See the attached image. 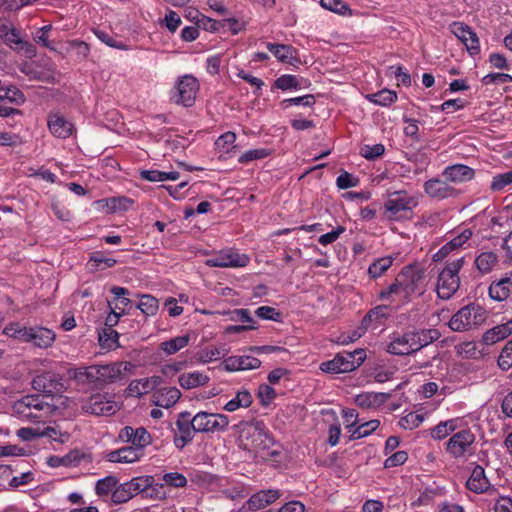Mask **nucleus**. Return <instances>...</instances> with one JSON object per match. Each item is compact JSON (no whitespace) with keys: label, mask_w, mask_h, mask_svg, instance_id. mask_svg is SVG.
I'll return each mask as SVG.
<instances>
[{"label":"nucleus","mask_w":512,"mask_h":512,"mask_svg":"<svg viewBox=\"0 0 512 512\" xmlns=\"http://www.w3.org/2000/svg\"><path fill=\"white\" fill-rule=\"evenodd\" d=\"M241 425L239 439L242 449L254 452L264 460L279 461L280 446L276 445L263 421L245 422Z\"/></svg>","instance_id":"obj_1"},{"label":"nucleus","mask_w":512,"mask_h":512,"mask_svg":"<svg viewBox=\"0 0 512 512\" xmlns=\"http://www.w3.org/2000/svg\"><path fill=\"white\" fill-rule=\"evenodd\" d=\"M486 310L478 304L471 303L459 309L450 319L449 327L456 332L474 329L486 320Z\"/></svg>","instance_id":"obj_2"},{"label":"nucleus","mask_w":512,"mask_h":512,"mask_svg":"<svg viewBox=\"0 0 512 512\" xmlns=\"http://www.w3.org/2000/svg\"><path fill=\"white\" fill-rule=\"evenodd\" d=\"M52 407L53 405L44 401V396L40 394L26 395L14 405L17 414L33 422L42 421L51 413Z\"/></svg>","instance_id":"obj_3"},{"label":"nucleus","mask_w":512,"mask_h":512,"mask_svg":"<svg viewBox=\"0 0 512 512\" xmlns=\"http://www.w3.org/2000/svg\"><path fill=\"white\" fill-rule=\"evenodd\" d=\"M366 359L364 349L338 353L332 360L321 363L320 369L327 373H347L357 369Z\"/></svg>","instance_id":"obj_4"},{"label":"nucleus","mask_w":512,"mask_h":512,"mask_svg":"<svg viewBox=\"0 0 512 512\" xmlns=\"http://www.w3.org/2000/svg\"><path fill=\"white\" fill-rule=\"evenodd\" d=\"M153 482L154 476L152 475L134 477L118 485L112 493L111 501L118 505L128 502L138 494H142L144 497V493L152 486Z\"/></svg>","instance_id":"obj_5"},{"label":"nucleus","mask_w":512,"mask_h":512,"mask_svg":"<svg viewBox=\"0 0 512 512\" xmlns=\"http://www.w3.org/2000/svg\"><path fill=\"white\" fill-rule=\"evenodd\" d=\"M421 339L422 334L420 330L408 331L404 334H393L392 340L386 347V351L397 356L414 354L426 346Z\"/></svg>","instance_id":"obj_6"},{"label":"nucleus","mask_w":512,"mask_h":512,"mask_svg":"<svg viewBox=\"0 0 512 512\" xmlns=\"http://www.w3.org/2000/svg\"><path fill=\"white\" fill-rule=\"evenodd\" d=\"M192 426L196 427L197 433H219L225 432L229 425V418L225 414L209 413L200 411L193 416Z\"/></svg>","instance_id":"obj_7"},{"label":"nucleus","mask_w":512,"mask_h":512,"mask_svg":"<svg viewBox=\"0 0 512 512\" xmlns=\"http://www.w3.org/2000/svg\"><path fill=\"white\" fill-rule=\"evenodd\" d=\"M416 206L415 200L408 196L405 191L395 192L391 198L385 202V211L390 220H402L412 214V209Z\"/></svg>","instance_id":"obj_8"},{"label":"nucleus","mask_w":512,"mask_h":512,"mask_svg":"<svg viewBox=\"0 0 512 512\" xmlns=\"http://www.w3.org/2000/svg\"><path fill=\"white\" fill-rule=\"evenodd\" d=\"M198 90V80L192 75H184L177 81L175 86V93L173 95L175 103L185 107L193 106Z\"/></svg>","instance_id":"obj_9"},{"label":"nucleus","mask_w":512,"mask_h":512,"mask_svg":"<svg viewBox=\"0 0 512 512\" xmlns=\"http://www.w3.org/2000/svg\"><path fill=\"white\" fill-rule=\"evenodd\" d=\"M32 387L34 390L42 392L44 398H52L54 395L62 393L65 389L62 378L51 372L36 376L32 381Z\"/></svg>","instance_id":"obj_10"},{"label":"nucleus","mask_w":512,"mask_h":512,"mask_svg":"<svg viewBox=\"0 0 512 512\" xmlns=\"http://www.w3.org/2000/svg\"><path fill=\"white\" fill-rule=\"evenodd\" d=\"M475 442V435L464 429L453 434L446 443V451L454 458L463 457Z\"/></svg>","instance_id":"obj_11"},{"label":"nucleus","mask_w":512,"mask_h":512,"mask_svg":"<svg viewBox=\"0 0 512 512\" xmlns=\"http://www.w3.org/2000/svg\"><path fill=\"white\" fill-rule=\"evenodd\" d=\"M84 409L86 412L97 416H110L115 414L120 409V406L117 402L108 398L107 395L97 393L88 399Z\"/></svg>","instance_id":"obj_12"},{"label":"nucleus","mask_w":512,"mask_h":512,"mask_svg":"<svg viewBox=\"0 0 512 512\" xmlns=\"http://www.w3.org/2000/svg\"><path fill=\"white\" fill-rule=\"evenodd\" d=\"M402 282V292L405 299H409L414 293H423L419 285L423 281L424 274L412 266H405L399 273Z\"/></svg>","instance_id":"obj_13"},{"label":"nucleus","mask_w":512,"mask_h":512,"mask_svg":"<svg viewBox=\"0 0 512 512\" xmlns=\"http://www.w3.org/2000/svg\"><path fill=\"white\" fill-rule=\"evenodd\" d=\"M466 487L474 493H487L489 496L496 495L498 490L490 484L484 468L480 465H475L473 468L470 477L466 481Z\"/></svg>","instance_id":"obj_14"},{"label":"nucleus","mask_w":512,"mask_h":512,"mask_svg":"<svg viewBox=\"0 0 512 512\" xmlns=\"http://www.w3.org/2000/svg\"><path fill=\"white\" fill-rule=\"evenodd\" d=\"M449 181L440 178H431L424 185V192L431 198L444 200L450 197L458 196L459 192L453 186L448 184Z\"/></svg>","instance_id":"obj_15"},{"label":"nucleus","mask_w":512,"mask_h":512,"mask_svg":"<svg viewBox=\"0 0 512 512\" xmlns=\"http://www.w3.org/2000/svg\"><path fill=\"white\" fill-rule=\"evenodd\" d=\"M23 331L22 336H26L25 342H32L39 348H47L55 340V333L44 327H28V330Z\"/></svg>","instance_id":"obj_16"},{"label":"nucleus","mask_w":512,"mask_h":512,"mask_svg":"<svg viewBox=\"0 0 512 512\" xmlns=\"http://www.w3.org/2000/svg\"><path fill=\"white\" fill-rule=\"evenodd\" d=\"M460 278L458 275H451L441 271L437 281L438 297L444 300L450 299L459 289Z\"/></svg>","instance_id":"obj_17"},{"label":"nucleus","mask_w":512,"mask_h":512,"mask_svg":"<svg viewBox=\"0 0 512 512\" xmlns=\"http://www.w3.org/2000/svg\"><path fill=\"white\" fill-rule=\"evenodd\" d=\"M280 497L278 490H262L253 494L243 506L247 511H257L272 504Z\"/></svg>","instance_id":"obj_18"},{"label":"nucleus","mask_w":512,"mask_h":512,"mask_svg":"<svg viewBox=\"0 0 512 512\" xmlns=\"http://www.w3.org/2000/svg\"><path fill=\"white\" fill-rule=\"evenodd\" d=\"M442 176L446 181L460 184L472 180L475 176V170L464 164H453L443 170Z\"/></svg>","instance_id":"obj_19"},{"label":"nucleus","mask_w":512,"mask_h":512,"mask_svg":"<svg viewBox=\"0 0 512 512\" xmlns=\"http://www.w3.org/2000/svg\"><path fill=\"white\" fill-rule=\"evenodd\" d=\"M163 383L160 376H152L150 378L136 379L130 382L126 391L129 396L141 397L143 394L152 390H157L156 387Z\"/></svg>","instance_id":"obj_20"},{"label":"nucleus","mask_w":512,"mask_h":512,"mask_svg":"<svg viewBox=\"0 0 512 512\" xmlns=\"http://www.w3.org/2000/svg\"><path fill=\"white\" fill-rule=\"evenodd\" d=\"M249 258L238 253H221L209 260L207 264L211 267H244L248 264Z\"/></svg>","instance_id":"obj_21"},{"label":"nucleus","mask_w":512,"mask_h":512,"mask_svg":"<svg viewBox=\"0 0 512 512\" xmlns=\"http://www.w3.org/2000/svg\"><path fill=\"white\" fill-rule=\"evenodd\" d=\"M181 397V392L176 387H164L154 391L152 403L158 407H173Z\"/></svg>","instance_id":"obj_22"},{"label":"nucleus","mask_w":512,"mask_h":512,"mask_svg":"<svg viewBox=\"0 0 512 512\" xmlns=\"http://www.w3.org/2000/svg\"><path fill=\"white\" fill-rule=\"evenodd\" d=\"M512 290V272L507 273L505 277L493 281L489 286V296L495 301L506 300Z\"/></svg>","instance_id":"obj_23"},{"label":"nucleus","mask_w":512,"mask_h":512,"mask_svg":"<svg viewBox=\"0 0 512 512\" xmlns=\"http://www.w3.org/2000/svg\"><path fill=\"white\" fill-rule=\"evenodd\" d=\"M48 128L54 136L62 139L70 137L73 132V124L60 114L49 115Z\"/></svg>","instance_id":"obj_24"},{"label":"nucleus","mask_w":512,"mask_h":512,"mask_svg":"<svg viewBox=\"0 0 512 512\" xmlns=\"http://www.w3.org/2000/svg\"><path fill=\"white\" fill-rule=\"evenodd\" d=\"M143 455V452L130 445L109 452L106 459L112 463H134L140 460Z\"/></svg>","instance_id":"obj_25"},{"label":"nucleus","mask_w":512,"mask_h":512,"mask_svg":"<svg viewBox=\"0 0 512 512\" xmlns=\"http://www.w3.org/2000/svg\"><path fill=\"white\" fill-rule=\"evenodd\" d=\"M192 422H194V418H191V413L188 411L181 412L178 415V419L176 421V427L182 436V444L181 447H185L188 443H190L194 438V433L196 432V427L192 426Z\"/></svg>","instance_id":"obj_26"},{"label":"nucleus","mask_w":512,"mask_h":512,"mask_svg":"<svg viewBox=\"0 0 512 512\" xmlns=\"http://www.w3.org/2000/svg\"><path fill=\"white\" fill-rule=\"evenodd\" d=\"M128 362H116L107 365H100L101 387L107 383H113L119 379L124 371L130 369Z\"/></svg>","instance_id":"obj_27"},{"label":"nucleus","mask_w":512,"mask_h":512,"mask_svg":"<svg viewBox=\"0 0 512 512\" xmlns=\"http://www.w3.org/2000/svg\"><path fill=\"white\" fill-rule=\"evenodd\" d=\"M472 236V231L470 229H464L459 235L451 239L444 246H442L434 255V261H440L444 259L448 254H450L453 250L460 248L464 243H466Z\"/></svg>","instance_id":"obj_28"},{"label":"nucleus","mask_w":512,"mask_h":512,"mask_svg":"<svg viewBox=\"0 0 512 512\" xmlns=\"http://www.w3.org/2000/svg\"><path fill=\"white\" fill-rule=\"evenodd\" d=\"M266 47L280 62L291 65L300 63L294 56L297 51L291 45L267 43Z\"/></svg>","instance_id":"obj_29"},{"label":"nucleus","mask_w":512,"mask_h":512,"mask_svg":"<svg viewBox=\"0 0 512 512\" xmlns=\"http://www.w3.org/2000/svg\"><path fill=\"white\" fill-rule=\"evenodd\" d=\"M389 397L388 393L364 392L356 396L355 403L361 408H376L383 405Z\"/></svg>","instance_id":"obj_30"},{"label":"nucleus","mask_w":512,"mask_h":512,"mask_svg":"<svg viewBox=\"0 0 512 512\" xmlns=\"http://www.w3.org/2000/svg\"><path fill=\"white\" fill-rule=\"evenodd\" d=\"M512 333V318L507 322L497 325L483 334V342L492 345L500 340L505 339Z\"/></svg>","instance_id":"obj_31"},{"label":"nucleus","mask_w":512,"mask_h":512,"mask_svg":"<svg viewBox=\"0 0 512 512\" xmlns=\"http://www.w3.org/2000/svg\"><path fill=\"white\" fill-rule=\"evenodd\" d=\"M209 380L210 378L206 374L198 371L181 374L178 378V382L183 389H193L204 386Z\"/></svg>","instance_id":"obj_32"},{"label":"nucleus","mask_w":512,"mask_h":512,"mask_svg":"<svg viewBox=\"0 0 512 512\" xmlns=\"http://www.w3.org/2000/svg\"><path fill=\"white\" fill-rule=\"evenodd\" d=\"M189 341V335L177 336L167 341L161 342L159 347L163 352L166 353V355H173L186 347L189 344Z\"/></svg>","instance_id":"obj_33"},{"label":"nucleus","mask_w":512,"mask_h":512,"mask_svg":"<svg viewBox=\"0 0 512 512\" xmlns=\"http://www.w3.org/2000/svg\"><path fill=\"white\" fill-rule=\"evenodd\" d=\"M26 101L23 92L14 85H7L0 93V102L21 105Z\"/></svg>","instance_id":"obj_34"},{"label":"nucleus","mask_w":512,"mask_h":512,"mask_svg":"<svg viewBox=\"0 0 512 512\" xmlns=\"http://www.w3.org/2000/svg\"><path fill=\"white\" fill-rule=\"evenodd\" d=\"M457 429V419H450L441 421L435 427L431 429V436L436 440L446 438L448 435L453 433Z\"/></svg>","instance_id":"obj_35"},{"label":"nucleus","mask_w":512,"mask_h":512,"mask_svg":"<svg viewBox=\"0 0 512 512\" xmlns=\"http://www.w3.org/2000/svg\"><path fill=\"white\" fill-rule=\"evenodd\" d=\"M366 99L380 106H388L397 100V94L392 90L382 89L376 93L367 94Z\"/></svg>","instance_id":"obj_36"},{"label":"nucleus","mask_w":512,"mask_h":512,"mask_svg":"<svg viewBox=\"0 0 512 512\" xmlns=\"http://www.w3.org/2000/svg\"><path fill=\"white\" fill-rule=\"evenodd\" d=\"M252 404V395L248 390L239 391L236 396L226 403L224 409L233 412L240 407H249Z\"/></svg>","instance_id":"obj_37"},{"label":"nucleus","mask_w":512,"mask_h":512,"mask_svg":"<svg viewBox=\"0 0 512 512\" xmlns=\"http://www.w3.org/2000/svg\"><path fill=\"white\" fill-rule=\"evenodd\" d=\"M118 487V479L115 476L109 475L99 479L95 485V492L98 496L104 497L109 494L112 495L113 491Z\"/></svg>","instance_id":"obj_38"},{"label":"nucleus","mask_w":512,"mask_h":512,"mask_svg":"<svg viewBox=\"0 0 512 512\" xmlns=\"http://www.w3.org/2000/svg\"><path fill=\"white\" fill-rule=\"evenodd\" d=\"M392 263L393 258L390 256L376 259L368 268L369 276L373 279L382 276L392 266Z\"/></svg>","instance_id":"obj_39"},{"label":"nucleus","mask_w":512,"mask_h":512,"mask_svg":"<svg viewBox=\"0 0 512 512\" xmlns=\"http://www.w3.org/2000/svg\"><path fill=\"white\" fill-rule=\"evenodd\" d=\"M497 263V255L493 252H483L475 259L477 269L482 273H488Z\"/></svg>","instance_id":"obj_40"},{"label":"nucleus","mask_w":512,"mask_h":512,"mask_svg":"<svg viewBox=\"0 0 512 512\" xmlns=\"http://www.w3.org/2000/svg\"><path fill=\"white\" fill-rule=\"evenodd\" d=\"M194 13L197 16V26L203 28L205 31L218 32L225 28V22H223V20L217 21L205 15L198 16V10H195Z\"/></svg>","instance_id":"obj_41"},{"label":"nucleus","mask_w":512,"mask_h":512,"mask_svg":"<svg viewBox=\"0 0 512 512\" xmlns=\"http://www.w3.org/2000/svg\"><path fill=\"white\" fill-rule=\"evenodd\" d=\"M152 443L150 433L144 427L135 429L134 437L131 446L135 447L138 451L144 453V448Z\"/></svg>","instance_id":"obj_42"},{"label":"nucleus","mask_w":512,"mask_h":512,"mask_svg":"<svg viewBox=\"0 0 512 512\" xmlns=\"http://www.w3.org/2000/svg\"><path fill=\"white\" fill-rule=\"evenodd\" d=\"M104 201L106 202V207L112 213L124 212L133 204V200L125 196L112 197Z\"/></svg>","instance_id":"obj_43"},{"label":"nucleus","mask_w":512,"mask_h":512,"mask_svg":"<svg viewBox=\"0 0 512 512\" xmlns=\"http://www.w3.org/2000/svg\"><path fill=\"white\" fill-rule=\"evenodd\" d=\"M138 309L147 316H153L157 313L159 305L158 300L152 295H142L140 302L136 305Z\"/></svg>","instance_id":"obj_44"},{"label":"nucleus","mask_w":512,"mask_h":512,"mask_svg":"<svg viewBox=\"0 0 512 512\" xmlns=\"http://www.w3.org/2000/svg\"><path fill=\"white\" fill-rule=\"evenodd\" d=\"M320 4L324 9H327L339 15L352 14V11L349 8V6L342 0H321Z\"/></svg>","instance_id":"obj_45"},{"label":"nucleus","mask_w":512,"mask_h":512,"mask_svg":"<svg viewBox=\"0 0 512 512\" xmlns=\"http://www.w3.org/2000/svg\"><path fill=\"white\" fill-rule=\"evenodd\" d=\"M274 87L286 91L291 89H299L301 85L296 76L284 74L274 81Z\"/></svg>","instance_id":"obj_46"},{"label":"nucleus","mask_w":512,"mask_h":512,"mask_svg":"<svg viewBox=\"0 0 512 512\" xmlns=\"http://www.w3.org/2000/svg\"><path fill=\"white\" fill-rule=\"evenodd\" d=\"M498 366L503 371H508L512 368V339L503 347L498 357Z\"/></svg>","instance_id":"obj_47"},{"label":"nucleus","mask_w":512,"mask_h":512,"mask_svg":"<svg viewBox=\"0 0 512 512\" xmlns=\"http://www.w3.org/2000/svg\"><path fill=\"white\" fill-rule=\"evenodd\" d=\"M118 333L112 328H104L99 332V343L103 348L111 349L115 346Z\"/></svg>","instance_id":"obj_48"},{"label":"nucleus","mask_w":512,"mask_h":512,"mask_svg":"<svg viewBox=\"0 0 512 512\" xmlns=\"http://www.w3.org/2000/svg\"><path fill=\"white\" fill-rule=\"evenodd\" d=\"M457 354L463 358L476 359L481 352L477 349L476 343L473 341L463 342L456 346Z\"/></svg>","instance_id":"obj_49"},{"label":"nucleus","mask_w":512,"mask_h":512,"mask_svg":"<svg viewBox=\"0 0 512 512\" xmlns=\"http://www.w3.org/2000/svg\"><path fill=\"white\" fill-rule=\"evenodd\" d=\"M111 293L115 295V298L118 301V303L115 305V309L123 311L124 307L131 305L132 301L125 297L126 295H129V290L127 288L113 286L111 288Z\"/></svg>","instance_id":"obj_50"},{"label":"nucleus","mask_w":512,"mask_h":512,"mask_svg":"<svg viewBox=\"0 0 512 512\" xmlns=\"http://www.w3.org/2000/svg\"><path fill=\"white\" fill-rule=\"evenodd\" d=\"M424 420V416L422 414H416L414 412H411L407 414L406 416L402 417L398 424L403 429H409L412 430L414 428H417Z\"/></svg>","instance_id":"obj_51"},{"label":"nucleus","mask_w":512,"mask_h":512,"mask_svg":"<svg viewBox=\"0 0 512 512\" xmlns=\"http://www.w3.org/2000/svg\"><path fill=\"white\" fill-rule=\"evenodd\" d=\"M495 504H494V512H512V498L509 496H504L499 493L497 490L496 495H492Z\"/></svg>","instance_id":"obj_52"},{"label":"nucleus","mask_w":512,"mask_h":512,"mask_svg":"<svg viewBox=\"0 0 512 512\" xmlns=\"http://www.w3.org/2000/svg\"><path fill=\"white\" fill-rule=\"evenodd\" d=\"M255 314L261 319L275 322H280L282 316L280 311L271 306H261L256 309Z\"/></svg>","instance_id":"obj_53"},{"label":"nucleus","mask_w":512,"mask_h":512,"mask_svg":"<svg viewBox=\"0 0 512 512\" xmlns=\"http://www.w3.org/2000/svg\"><path fill=\"white\" fill-rule=\"evenodd\" d=\"M510 184H512V170L494 176L490 188L492 191H501Z\"/></svg>","instance_id":"obj_54"},{"label":"nucleus","mask_w":512,"mask_h":512,"mask_svg":"<svg viewBox=\"0 0 512 512\" xmlns=\"http://www.w3.org/2000/svg\"><path fill=\"white\" fill-rule=\"evenodd\" d=\"M116 262L115 259L107 258L99 251L92 253L89 259V263H94L93 266L100 269L113 267Z\"/></svg>","instance_id":"obj_55"},{"label":"nucleus","mask_w":512,"mask_h":512,"mask_svg":"<svg viewBox=\"0 0 512 512\" xmlns=\"http://www.w3.org/2000/svg\"><path fill=\"white\" fill-rule=\"evenodd\" d=\"M315 102H316V100H315L314 95L307 94V95L300 96V97L284 99L281 102V105L284 108H287L290 105H302V106L312 107L315 104Z\"/></svg>","instance_id":"obj_56"},{"label":"nucleus","mask_w":512,"mask_h":512,"mask_svg":"<svg viewBox=\"0 0 512 512\" xmlns=\"http://www.w3.org/2000/svg\"><path fill=\"white\" fill-rule=\"evenodd\" d=\"M451 32L464 44L468 45V35L471 31V28L461 22H453L450 25Z\"/></svg>","instance_id":"obj_57"},{"label":"nucleus","mask_w":512,"mask_h":512,"mask_svg":"<svg viewBox=\"0 0 512 512\" xmlns=\"http://www.w3.org/2000/svg\"><path fill=\"white\" fill-rule=\"evenodd\" d=\"M162 479L167 485L175 488H182L187 485L186 477L178 472L166 473L163 475Z\"/></svg>","instance_id":"obj_58"},{"label":"nucleus","mask_w":512,"mask_h":512,"mask_svg":"<svg viewBox=\"0 0 512 512\" xmlns=\"http://www.w3.org/2000/svg\"><path fill=\"white\" fill-rule=\"evenodd\" d=\"M258 398L263 406L269 405L276 397L274 388L267 384H261L258 388Z\"/></svg>","instance_id":"obj_59"},{"label":"nucleus","mask_w":512,"mask_h":512,"mask_svg":"<svg viewBox=\"0 0 512 512\" xmlns=\"http://www.w3.org/2000/svg\"><path fill=\"white\" fill-rule=\"evenodd\" d=\"M223 315H230L232 321L248 322L255 325L254 319L251 317L250 311L245 308L235 309L233 311H224Z\"/></svg>","instance_id":"obj_60"},{"label":"nucleus","mask_w":512,"mask_h":512,"mask_svg":"<svg viewBox=\"0 0 512 512\" xmlns=\"http://www.w3.org/2000/svg\"><path fill=\"white\" fill-rule=\"evenodd\" d=\"M384 152L385 147L383 144H375L373 146L365 145L361 148V155L368 160H374L382 156Z\"/></svg>","instance_id":"obj_61"},{"label":"nucleus","mask_w":512,"mask_h":512,"mask_svg":"<svg viewBox=\"0 0 512 512\" xmlns=\"http://www.w3.org/2000/svg\"><path fill=\"white\" fill-rule=\"evenodd\" d=\"M483 85L509 83L512 82V76L507 73H489L481 80Z\"/></svg>","instance_id":"obj_62"},{"label":"nucleus","mask_w":512,"mask_h":512,"mask_svg":"<svg viewBox=\"0 0 512 512\" xmlns=\"http://www.w3.org/2000/svg\"><path fill=\"white\" fill-rule=\"evenodd\" d=\"M388 76L394 75L398 81L405 86L411 85V76L408 72H404L401 66H390L386 73Z\"/></svg>","instance_id":"obj_63"},{"label":"nucleus","mask_w":512,"mask_h":512,"mask_svg":"<svg viewBox=\"0 0 512 512\" xmlns=\"http://www.w3.org/2000/svg\"><path fill=\"white\" fill-rule=\"evenodd\" d=\"M359 180L354 178L350 173L344 172L336 179V185L339 189H348L357 186Z\"/></svg>","instance_id":"obj_64"}]
</instances>
